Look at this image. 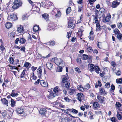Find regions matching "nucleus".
I'll use <instances>...</instances> for the list:
<instances>
[{
    "label": "nucleus",
    "instance_id": "obj_46",
    "mask_svg": "<svg viewBox=\"0 0 122 122\" xmlns=\"http://www.w3.org/2000/svg\"><path fill=\"white\" fill-rule=\"evenodd\" d=\"M70 85L69 82H66L65 85V86L67 88H68L70 87Z\"/></svg>",
    "mask_w": 122,
    "mask_h": 122
},
{
    "label": "nucleus",
    "instance_id": "obj_44",
    "mask_svg": "<svg viewBox=\"0 0 122 122\" xmlns=\"http://www.w3.org/2000/svg\"><path fill=\"white\" fill-rule=\"evenodd\" d=\"M90 85L89 84H87L84 86V88L86 90L88 89L89 88Z\"/></svg>",
    "mask_w": 122,
    "mask_h": 122
},
{
    "label": "nucleus",
    "instance_id": "obj_8",
    "mask_svg": "<svg viewBox=\"0 0 122 122\" xmlns=\"http://www.w3.org/2000/svg\"><path fill=\"white\" fill-rule=\"evenodd\" d=\"M97 99L99 100L100 103H102L104 101L105 98L103 97L100 96L98 95L97 97Z\"/></svg>",
    "mask_w": 122,
    "mask_h": 122
},
{
    "label": "nucleus",
    "instance_id": "obj_55",
    "mask_svg": "<svg viewBox=\"0 0 122 122\" xmlns=\"http://www.w3.org/2000/svg\"><path fill=\"white\" fill-rule=\"evenodd\" d=\"M57 58L54 57L51 59V62H55V63L56 61V60Z\"/></svg>",
    "mask_w": 122,
    "mask_h": 122
},
{
    "label": "nucleus",
    "instance_id": "obj_16",
    "mask_svg": "<svg viewBox=\"0 0 122 122\" xmlns=\"http://www.w3.org/2000/svg\"><path fill=\"white\" fill-rule=\"evenodd\" d=\"M122 112H117V117L118 119L121 120L122 119Z\"/></svg>",
    "mask_w": 122,
    "mask_h": 122
},
{
    "label": "nucleus",
    "instance_id": "obj_9",
    "mask_svg": "<svg viewBox=\"0 0 122 122\" xmlns=\"http://www.w3.org/2000/svg\"><path fill=\"white\" fill-rule=\"evenodd\" d=\"M46 110L45 108H41L39 111V112L41 115H44L46 113Z\"/></svg>",
    "mask_w": 122,
    "mask_h": 122
},
{
    "label": "nucleus",
    "instance_id": "obj_58",
    "mask_svg": "<svg viewBox=\"0 0 122 122\" xmlns=\"http://www.w3.org/2000/svg\"><path fill=\"white\" fill-rule=\"evenodd\" d=\"M64 99L66 102H70L71 100L68 97H65L64 98Z\"/></svg>",
    "mask_w": 122,
    "mask_h": 122
},
{
    "label": "nucleus",
    "instance_id": "obj_23",
    "mask_svg": "<svg viewBox=\"0 0 122 122\" xmlns=\"http://www.w3.org/2000/svg\"><path fill=\"white\" fill-rule=\"evenodd\" d=\"M5 25L6 27L8 28H10L12 26L11 23L9 22H7Z\"/></svg>",
    "mask_w": 122,
    "mask_h": 122
},
{
    "label": "nucleus",
    "instance_id": "obj_37",
    "mask_svg": "<svg viewBox=\"0 0 122 122\" xmlns=\"http://www.w3.org/2000/svg\"><path fill=\"white\" fill-rule=\"evenodd\" d=\"M49 45H50L53 46L55 44V42L54 41H50L49 43Z\"/></svg>",
    "mask_w": 122,
    "mask_h": 122
},
{
    "label": "nucleus",
    "instance_id": "obj_33",
    "mask_svg": "<svg viewBox=\"0 0 122 122\" xmlns=\"http://www.w3.org/2000/svg\"><path fill=\"white\" fill-rule=\"evenodd\" d=\"M95 70L97 73L98 74L99 73V71L100 70V68L98 66H96L95 67Z\"/></svg>",
    "mask_w": 122,
    "mask_h": 122
},
{
    "label": "nucleus",
    "instance_id": "obj_52",
    "mask_svg": "<svg viewBox=\"0 0 122 122\" xmlns=\"http://www.w3.org/2000/svg\"><path fill=\"white\" fill-rule=\"evenodd\" d=\"M0 49L2 51H4L5 50V47L2 45H1L0 46Z\"/></svg>",
    "mask_w": 122,
    "mask_h": 122
},
{
    "label": "nucleus",
    "instance_id": "obj_20",
    "mask_svg": "<svg viewBox=\"0 0 122 122\" xmlns=\"http://www.w3.org/2000/svg\"><path fill=\"white\" fill-rule=\"evenodd\" d=\"M46 66L48 69H51L53 66V64L51 63L48 62L46 63Z\"/></svg>",
    "mask_w": 122,
    "mask_h": 122
},
{
    "label": "nucleus",
    "instance_id": "obj_1",
    "mask_svg": "<svg viewBox=\"0 0 122 122\" xmlns=\"http://www.w3.org/2000/svg\"><path fill=\"white\" fill-rule=\"evenodd\" d=\"M22 5V3L18 0H15L14 2V5L12 7L13 9H17Z\"/></svg>",
    "mask_w": 122,
    "mask_h": 122
},
{
    "label": "nucleus",
    "instance_id": "obj_45",
    "mask_svg": "<svg viewBox=\"0 0 122 122\" xmlns=\"http://www.w3.org/2000/svg\"><path fill=\"white\" fill-rule=\"evenodd\" d=\"M88 56L86 55L83 54V59L84 60H86L88 59Z\"/></svg>",
    "mask_w": 122,
    "mask_h": 122
},
{
    "label": "nucleus",
    "instance_id": "obj_57",
    "mask_svg": "<svg viewBox=\"0 0 122 122\" xmlns=\"http://www.w3.org/2000/svg\"><path fill=\"white\" fill-rule=\"evenodd\" d=\"M62 68L61 66H59L57 68V70L58 71H62Z\"/></svg>",
    "mask_w": 122,
    "mask_h": 122
},
{
    "label": "nucleus",
    "instance_id": "obj_22",
    "mask_svg": "<svg viewBox=\"0 0 122 122\" xmlns=\"http://www.w3.org/2000/svg\"><path fill=\"white\" fill-rule=\"evenodd\" d=\"M61 122H70V120L68 119V118L67 117L63 118L61 119Z\"/></svg>",
    "mask_w": 122,
    "mask_h": 122
},
{
    "label": "nucleus",
    "instance_id": "obj_27",
    "mask_svg": "<svg viewBox=\"0 0 122 122\" xmlns=\"http://www.w3.org/2000/svg\"><path fill=\"white\" fill-rule=\"evenodd\" d=\"M37 73L39 74H40V76H41L42 72V70L41 69V67H39L38 68L37 70Z\"/></svg>",
    "mask_w": 122,
    "mask_h": 122
},
{
    "label": "nucleus",
    "instance_id": "obj_32",
    "mask_svg": "<svg viewBox=\"0 0 122 122\" xmlns=\"http://www.w3.org/2000/svg\"><path fill=\"white\" fill-rule=\"evenodd\" d=\"M83 28V27L82 26H81L80 29L78 31L79 33V34L81 36H82V32L83 31V29H82Z\"/></svg>",
    "mask_w": 122,
    "mask_h": 122
},
{
    "label": "nucleus",
    "instance_id": "obj_36",
    "mask_svg": "<svg viewBox=\"0 0 122 122\" xmlns=\"http://www.w3.org/2000/svg\"><path fill=\"white\" fill-rule=\"evenodd\" d=\"M25 39L23 38H21L19 40V42L20 43L23 44L25 42Z\"/></svg>",
    "mask_w": 122,
    "mask_h": 122
},
{
    "label": "nucleus",
    "instance_id": "obj_47",
    "mask_svg": "<svg viewBox=\"0 0 122 122\" xmlns=\"http://www.w3.org/2000/svg\"><path fill=\"white\" fill-rule=\"evenodd\" d=\"M111 18V16L110 15L109 16H106L105 19V20L106 22L109 21Z\"/></svg>",
    "mask_w": 122,
    "mask_h": 122
},
{
    "label": "nucleus",
    "instance_id": "obj_7",
    "mask_svg": "<svg viewBox=\"0 0 122 122\" xmlns=\"http://www.w3.org/2000/svg\"><path fill=\"white\" fill-rule=\"evenodd\" d=\"M119 4V3L117 1L115 0L113 1L112 3V8H115Z\"/></svg>",
    "mask_w": 122,
    "mask_h": 122
},
{
    "label": "nucleus",
    "instance_id": "obj_64",
    "mask_svg": "<svg viewBox=\"0 0 122 122\" xmlns=\"http://www.w3.org/2000/svg\"><path fill=\"white\" fill-rule=\"evenodd\" d=\"M111 65L112 66L115 67L116 66L115 62L114 61H112L111 62Z\"/></svg>",
    "mask_w": 122,
    "mask_h": 122
},
{
    "label": "nucleus",
    "instance_id": "obj_40",
    "mask_svg": "<svg viewBox=\"0 0 122 122\" xmlns=\"http://www.w3.org/2000/svg\"><path fill=\"white\" fill-rule=\"evenodd\" d=\"M11 106L12 107H14L15 105V102L13 99H11Z\"/></svg>",
    "mask_w": 122,
    "mask_h": 122
},
{
    "label": "nucleus",
    "instance_id": "obj_6",
    "mask_svg": "<svg viewBox=\"0 0 122 122\" xmlns=\"http://www.w3.org/2000/svg\"><path fill=\"white\" fill-rule=\"evenodd\" d=\"M68 76V75L67 73H66V75H62V76L61 77L62 79V82L63 84V83L66 82L67 81V77Z\"/></svg>",
    "mask_w": 122,
    "mask_h": 122
},
{
    "label": "nucleus",
    "instance_id": "obj_54",
    "mask_svg": "<svg viewBox=\"0 0 122 122\" xmlns=\"http://www.w3.org/2000/svg\"><path fill=\"white\" fill-rule=\"evenodd\" d=\"M81 58H78L76 59V61L77 63H80L81 62Z\"/></svg>",
    "mask_w": 122,
    "mask_h": 122
},
{
    "label": "nucleus",
    "instance_id": "obj_51",
    "mask_svg": "<svg viewBox=\"0 0 122 122\" xmlns=\"http://www.w3.org/2000/svg\"><path fill=\"white\" fill-rule=\"evenodd\" d=\"M111 120L112 122H116L117 121L116 119L114 117L111 118Z\"/></svg>",
    "mask_w": 122,
    "mask_h": 122
},
{
    "label": "nucleus",
    "instance_id": "obj_41",
    "mask_svg": "<svg viewBox=\"0 0 122 122\" xmlns=\"http://www.w3.org/2000/svg\"><path fill=\"white\" fill-rule=\"evenodd\" d=\"M61 13L60 11L57 12L56 15H55L56 17H59L61 16Z\"/></svg>",
    "mask_w": 122,
    "mask_h": 122
},
{
    "label": "nucleus",
    "instance_id": "obj_18",
    "mask_svg": "<svg viewBox=\"0 0 122 122\" xmlns=\"http://www.w3.org/2000/svg\"><path fill=\"white\" fill-rule=\"evenodd\" d=\"M68 109H68L66 110H63L62 111V112H64L65 113L67 114H68L69 115V116L70 117H72L73 118L75 117L72 116V115H71L70 114V113H69V111L68 110Z\"/></svg>",
    "mask_w": 122,
    "mask_h": 122
},
{
    "label": "nucleus",
    "instance_id": "obj_3",
    "mask_svg": "<svg viewBox=\"0 0 122 122\" xmlns=\"http://www.w3.org/2000/svg\"><path fill=\"white\" fill-rule=\"evenodd\" d=\"M56 95V93H54L52 92H50V94L49 95H47L46 96L49 99H51L54 98Z\"/></svg>",
    "mask_w": 122,
    "mask_h": 122
},
{
    "label": "nucleus",
    "instance_id": "obj_49",
    "mask_svg": "<svg viewBox=\"0 0 122 122\" xmlns=\"http://www.w3.org/2000/svg\"><path fill=\"white\" fill-rule=\"evenodd\" d=\"M71 32L69 31L68 32H67V35L66 36L69 39L70 37L71 36Z\"/></svg>",
    "mask_w": 122,
    "mask_h": 122
},
{
    "label": "nucleus",
    "instance_id": "obj_42",
    "mask_svg": "<svg viewBox=\"0 0 122 122\" xmlns=\"http://www.w3.org/2000/svg\"><path fill=\"white\" fill-rule=\"evenodd\" d=\"M117 38L119 40L122 39V34L121 33L119 34L117 36Z\"/></svg>",
    "mask_w": 122,
    "mask_h": 122
},
{
    "label": "nucleus",
    "instance_id": "obj_50",
    "mask_svg": "<svg viewBox=\"0 0 122 122\" xmlns=\"http://www.w3.org/2000/svg\"><path fill=\"white\" fill-rule=\"evenodd\" d=\"M53 105L54 106H57L60 104V103L58 102L57 101H56L53 102Z\"/></svg>",
    "mask_w": 122,
    "mask_h": 122
},
{
    "label": "nucleus",
    "instance_id": "obj_10",
    "mask_svg": "<svg viewBox=\"0 0 122 122\" xmlns=\"http://www.w3.org/2000/svg\"><path fill=\"white\" fill-rule=\"evenodd\" d=\"M77 99L80 102L82 101V99L83 98V94L81 93H78L77 94Z\"/></svg>",
    "mask_w": 122,
    "mask_h": 122
},
{
    "label": "nucleus",
    "instance_id": "obj_34",
    "mask_svg": "<svg viewBox=\"0 0 122 122\" xmlns=\"http://www.w3.org/2000/svg\"><path fill=\"white\" fill-rule=\"evenodd\" d=\"M71 8L69 7H68L66 10V14L69 13L71 11Z\"/></svg>",
    "mask_w": 122,
    "mask_h": 122
},
{
    "label": "nucleus",
    "instance_id": "obj_28",
    "mask_svg": "<svg viewBox=\"0 0 122 122\" xmlns=\"http://www.w3.org/2000/svg\"><path fill=\"white\" fill-rule=\"evenodd\" d=\"M78 89L80 91L83 92L84 91V90L81 86H77Z\"/></svg>",
    "mask_w": 122,
    "mask_h": 122
},
{
    "label": "nucleus",
    "instance_id": "obj_4",
    "mask_svg": "<svg viewBox=\"0 0 122 122\" xmlns=\"http://www.w3.org/2000/svg\"><path fill=\"white\" fill-rule=\"evenodd\" d=\"M115 105L116 108H119L120 111H122V105L120 103L117 102L116 103Z\"/></svg>",
    "mask_w": 122,
    "mask_h": 122
},
{
    "label": "nucleus",
    "instance_id": "obj_19",
    "mask_svg": "<svg viewBox=\"0 0 122 122\" xmlns=\"http://www.w3.org/2000/svg\"><path fill=\"white\" fill-rule=\"evenodd\" d=\"M68 110L69 111V112H72L74 114H77L78 112V111L74 109H68Z\"/></svg>",
    "mask_w": 122,
    "mask_h": 122
},
{
    "label": "nucleus",
    "instance_id": "obj_2",
    "mask_svg": "<svg viewBox=\"0 0 122 122\" xmlns=\"http://www.w3.org/2000/svg\"><path fill=\"white\" fill-rule=\"evenodd\" d=\"M75 24L73 22L72 20H71L68 21V27L72 29L75 26Z\"/></svg>",
    "mask_w": 122,
    "mask_h": 122
},
{
    "label": "nucleus",
    "instance_id": "obj_61",
    "mask_svg": "<svg viewBox=\"0 0 122 122\" xmlns=\"http://www.w3.org/2000/svg\"><path fill=\"white\" fill-rule=\"evenodd\" d=\"M116 74L117 76H119L121 75V72L120 71H118L116 73Z\"/></svg>",
    "mask_w": 122,
    "mask_h": 122
},
{
    "label": "nucleus",
    "instance_id": "obj_60",
    "mask_svg": "<svg viewBox=\"0 0 122 122\" xmlns=\"http://www.w3.org/2000/svg\"><path fill=\"white\" fill-rule=\"evenodd\" d=\"M11 95L13 97H15V94L14 92V90H12V92L11 94Z\"/></svg>",
    "mask_w": 122,
    "mask_h": 122
},
{
    "label": "nucleus",
    "instance_id": "obj_29",
    "mask_svg": "<svg viewBox=\"0 0 122 122\" xmlns=\"http://www.w3.org/2000/svg\"><path fill=\"white\" fill-rule=\"evenodd\" d=\"M116 82L117 83H122V78H120L119 79H117L116 80Z\"/></svg>",
    "mask_w": 122,
    "mask_h": 122
},
{
    "label": "nucleus",
    "instance_id": "obj_30",
    "mask_svg": "<svg viewBox=\"0 0 122 122\" xmlns=\"http://www.w3.org/2000/svg\"><path fill=\"white\" fill-rule=\"evenodd\" d=\"M9 61L10 63L12 64H14V60L13 58L10 57V58Z\"/></svg>",
    "mask_w": 122,
    "mask_h": 122
},
{
    "label": "nucleus",
    "instance_id": "obj_31",
    "mask_svg": "<svg viewBox=\"0 0 122 122\" xmlns=\"http://www.w3.org/2000/svg\"><path fill=\"white\" fill-rule=\"evenodd\" d=\"M96 23L97 24L96 26L97 28L96 30H99L101 29L100 27V26L99 23V22L97 21L96 22Z\"/></svg>",
    "mask_w": 122,
    "mask_h": 122
},
{
    "label": "nucleus",
    "instance_id": "obj_5",
    "mask_svg": "<svg viewBox=\"0 0 122 122\" xmlns=\"http://www.w3.org/2000/svg\"><path fill=\"white\" fill-rule=\"evenodd\" d=\"M41 85L43 87H47L48 86V84L47 82L43 80H41L40 81Z\"/></svg>",
    "mask_w": 122,
    "mask_h": 122
},
{
    "label": "nucleus",
    "instance_id": "obj_35",
    "mask_svg": "<svg viewBox=\"0 0 122 122\" xmlns=\"http://www.w3.org/2000/svg\"><path fill=\"white\" fill-rule=\"evenodd\" d=\"M26 70H24L21 73L20 75V78H22L24 77L25 75V74Z\"/></svg>",
    "mask_w": 122,
    "mask_h": 122
},
{
    "label": "nucleus",
    "instance_id": "obj_38",
    "mask_svg": "<svg viewBox=\"0 0 122 122\" xmlns=\"http://www.w3.org/2000/svg\"><path fill=\"white\" fill-rule=\"evenodd\" d=\"M120 32V31L117 29H115L114 31V32L116 35H118L119 33Z\"/></svg>",
    "mask_w": 122,
    "mask_h": 122
},
{
    "label": "nucleus",
    "instance_id": "obj_53",
    "mask_svg": "<svg viewBox=\"0 0 122 122\" xmlns=\"http://www.w3.org/2000/svg\"><path fill=\"white\" fill-rule=\"evenodd\" d=\"M59 90V88L57 87H55L54 88L53 90L54 92L55 93L58 92Z\"/></svg>",
    "mask_w": 122,
    "mask_h": 122
},
{
    "label": "nucleus",
    "instance_id": "obj_21",
    "mask_svg": "<svg viewBox=\"0 0 122 122\" xmlns=\"http://www.w3.org/2000/svg\"><path fill=\"white\" fill-rule=\"evenodd\" d=\"M1 101L5 105H7L8 103V101L5 98L1 99Z\"/></svg>",
    "mask_w": 122,
    "mask_h": 122
},
{
    "label": "nucleus",
    "instance_id": "obj_59",
    "mask_svg": "<svg viewBox=\"0 0 122 122\" xmlns=\"http://www.w3.org/2000/svg\"><path fill=\"white\" fill-rule=\"evenodd\" d=\"M10 36L11 37H13V38L15 37V33L14 32H12L11 33H10Z\"/></svg>",
    "mask_w": 122,
    "mask_h": 122
},
{
    "label": "nucleus",
    "instance_id": "obj_62",
    "mask_svg": "<svg viewBox=\"0 0 122 122\" xmlns=\"http://www.w3.org/2000/svg\"><path fill=\"white\" fill-rule=\"evenodd\" d=\"M98 16L97 15L95 16L94 17V20L95 21V23L96 22H97L98 20Z\"/></svg>",
    "mask_w": 122,
    "mask_h": 122
},
{
    "label": "nucleus",
    "instance_id": "obj_14",
    "mask_svg": "<svg viewBox=\"0 0 122 122\" xmlns=\"http://www.w3.org/2000/svg\"><path fill=\"white\" fill-rule=\"evenodd\" d=\"M99 91L101 95H104L105 94L107 93L106 91H105V89L102 87L100 88L99 89Z\"/></svg>",
    "mask_w": 122,
    "mask_h": 122
},
{
    "label": "nucleus",
    "instance_id": "obj_39",
    "mask_svg": "<svg viewBox=\"0 0 122 122\" xmlns=\"http://www.w3.org/2000/svg\"><path fill=\"white\" fill-rule=\"evenodd\" d=\"M31 66V64L29 62H26L25 63L24 66L26 68H27L29 66Z\"/></svg>",
    "mask_w": 122,
    "mask_h": 122
},
{
    "label": "nucleus",
    "instance_id": "obj_63",
    "mask_svg": "<svg viewBox=\"0 0 122 122\" xmlns=\"http://www.w3.org/2000/svg\"><path fill=\"white\" fill-rule=\"evenodd\" d=\"M117 27L118 28H120L122 27V25L121 22L118 24Z\"/></svg>",
    "mask_w": 122,
    "mask_h": 122
},
{
    "label": "nucleus",
    "instance_id": "obj_17",
    "mask_svg": "<svg viewBox=\"0 0 122 122\" xmlns=\"http://www.w3.org/2000/svg\"><path fill=\"white\" fill-rule=\"evenodd\" d=\"M93 107L95 109L99 107V106L98 102H94L93 103Z\"/></svg>",
    "mask_w": 122,
    "mask_h": 122
},
{
    "label": "nucleus",
    "instance_id": "obj_11",
    "mask_svg": "<svg viewBox=\"0 0 122 122\" xmlns=\"http://www.w3.org/2000/svg\"><path fill=\"white\" fill-rule=\"evenodd\" d=\"M17 31L19 33H22L24 31L23 26L22 25H20L18 28Z\"/></svg>",
    "mask_w": 122,
    "mask_h": 122
},
{
    "label": "nucleus",
    "instance_id": "obj_15",
    "mask_svg": "<svg viewBox=\"0 0 122 122\" xmlns=\"http://www.w3.org/2000/svg\"><path fill=\"white\" fill-rule=\"evenodd\" d=\"M24 111V109L22 108H17L16 109L17 112L18 113L22 114Z\"/></svg>",
    "mask_w": 122,
    "mask_h": 122
},
{
    "label": "nucleus",
    "instance_id": "obj_48",
    "mask_svg": "<svg viewBox=\"0 0 122 122\" xmlns=\"http://www.w3.org/2000/svg\"><path fill=\"white\" fill-rule=\"evenodd\" d=\"M94 35H90L89 36V38L90 40H93L94 39Z\"/></svg>",
    "mask_w": 122,
    "mask_h": 122
},
{
    "label": "nucleus",
    "instance_id": "obj_12",
    "mask_svg": "<svg viewBox=\"0 0 122 122\" xmlns=\"http://www.w3.org/2000/svg\"><path fill=\"white\" fill-rule=\"evenodd\" d=\"M10 19L11 20L14 21L15 20H17L18 18L17 15H14L13 14H12L10 16Z\"/></svg>",
    "mask_w": 122,
    "mask_h": 122
},
{
    "label": "nucleus",
    "instance_id": "obj_25",
    "mask_svg": "<svg viewBox=\"0 0 122 122\" xmlns=\"http://www.w3.org/2000/svg\"><path fill=\"white\" fill-rule=\"evenodd\" d=\"M39 25H35L33 28V30L35 32H37L38 30H39Z\"/></svg>",
    "mask_w": 122,
    "mask_h": 122
},
{
    "label": "nucleus",
    "instance_id": "obj_24",
    "mask_svg": "<svg viewBox=\"0 0 122 122\" xmlns=\"http://www.w3.org/2000/svg\"><path fill=\"white\" fill-rule=\"evenodd\" d=\"M95 66L93 64H91L90 65V70L91 71H93L95 70Z\"/></svg>",
    "mask_w": 122,
    "mask_h": 122
},
{
    "label": "nucleus",
    "instance_id": "obj_13",
    "mask_svg": "<svg viewBox=\"0 0 122 122\" xmlns=\"http://www.w3.org/2000/svg\"><path fill=\"white\" fill-rule=\"evenodd\" d=\"M63 61L61 59H57V58L56 60V61L55 63L57 65H60L61 64H63Z\"/></svg>",
    "mask_w": 122,
    "mask_h": 122
},
{
    "label": "nucleus",
    "instance_id": "obj_26",
    "mask_svg": "<svg viewBox=\"0 0 122 122\" xmlns=\"http://www.w3.org/2000/svg\"><path fill=\"white\" fill-rule=\"evenodd\" d=\"M48 15L47 14H45L42 15L43 17L46 20H48Z\"/></svg>",
    "mask_w": 122,
    "mask_h": 122
},
{
    "label": "nucleus",
    "instance_id": "obj_56",
    "mask_svg": "<svg viewBox=\"0 0 122 122\" xmlns=\"http://www.w3.org/2000/svg\"><path fill=\"white\" fill-rule=\"evenodd\" d=\"M75 70L78 73H80L81 71L80 69L78 67H76L75 69Z\"/></svg>",
    "mask_w": 122,
    "mask_h": 122
},
{
    "label": "nucleus",
    "instance_id": "obj_43",
    "mask_svg": "<svg viewBox=\"0 0 122 122\" xmlns=\"http://www.w3.org/2000/svg\"><path fill=\"white\" fill-rule=\"evenodd\" d=\"M110 84L109 82H108L106 83L105 87V88H108L110 87Z\"/></svg>",
    "mask_w": 122,
    "mask_h": 122
}]
</instances>
